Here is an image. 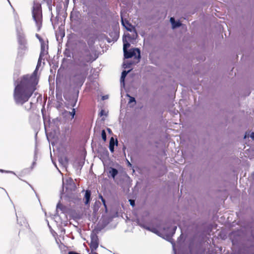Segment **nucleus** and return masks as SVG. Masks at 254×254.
I'll return each mask as SVG.
<instances>
[{
	"instance_id": "nucleus-1",
	"label": "nucleus",
	"mask_w": 254,
	"mask_h": 254,
	"mask_svg": "<svg viewBox=\"0 0 254 254\" xmlns=\"http://www.w3.org/2000/svg\"><path fill=\"white\" fill-rule=\"evenodd\" d=\"M38 80L35 77L30 79L29 75L23 76L14 91V99L17 104L23 105L27 102L36 90Z\"/></svg>"
},
{
	"instance_id": "nucleus-2",
	"label": "nucleus",
	"mask_w": 254,
	"mask_h": 254,
	"mask_svg": "<svg viewBox=\"0 0 254 254\" xmlns=\"http://www.w3.org/2000/svg\"><path fill=\"white\" fill-rule=\"evenodd\" d=\"M131 39V37L129 34L126 35L123 37L124 56L126 59L134 57L136 61L133 63H137L139 61L140 58V52L139 50L137 48H133L129 50L128 51H127V48L130 46L129 42L130 41Z\"/></svg>"
},
{
	"instance_id": "nucleus-3",
	"label": "nucleus",
	"mask_w": 254,
	"mask_h": 254,
	"mask_svg": "<svg viewBox=\"0 0 254 254\" xmlns=\"http://www.w3.org/2000/svg\"><path fill=\"white\" fill-rule=\"evenodd\" d=\"M32 16L35 21L38 30H40L42 25V14L41 4L34 2L33 6Z\"/></svg>"
},
{
	"instance_id": "nucleus-4",
	"label": "nucleus",
	"mask_w": 254,
	"mask_h": 254,
	"mask_svg": "<svg viewBox=\"0 0 254 254\" xmlns=\"http://www.w3.org/2000/svg\"><path fill=\"white\" fill-rule=\"evenodd\" d=\"M44 56V51L42 50L40 53V54L39 58V60L38 61V63H37V65L36 69L35 70V71H34V72L32 75H31V76L29 75V78L32 79V78H33L34 77L38 80L37 76V70H38V68H39V67L41 66L42 60H43V58Z\"/></svg>"
},
{
	"instance_id": "nucleus-5",
	"label": "nucleus",
	"mask_w": 254,
	"mask_h": 254,
	"mask_svg": "<svg viewBox=\"0 0 254 254\" xmlns=\"http://www.w3.org/2000/svg\"><path fill=\"white\" fill-rule=\"evenodd\" d=\"M98 238L96 235H93L91 236V242L90 243V247L92 251H94L98 247Z\"/></svg>"
},
{
	"instance_id": "nucleus-6",
	"label": "nucleus",
	"mask_w": 254,
	"mask_h": 254,
	"mask_svg": "<svg viewBox=\"0 0 254 254\" xmlns=\"http://www.w3.org/2000/svg\"><path fill=\"white\" fill-rule=\"evenodd\" d=\"M91 55L87 54L85 55L82 59L80 61L79 65H86L87 63L91 62L95 60Z\"/></svg>"
},
{
	"instance_id": "nucleus-7",
	"label": "nucleus",
	"mask_w": 254,
	"mask_h": 254,
	"mask_svg": "<svg viewBox=\"0 0 254 254\" xmlns=\"http://www.w3.org/2000/svg\"><path fill=\"white\" fill-rule=\"evenodd\" d=\"M91 192L89 190L85 191V195L83 199L85 200L84 203L85 205H88L90 200Z\"/></svg>"
},
{
	"instance_id": "nucleus-8",
	"label": "nucleus",
	"mask_w": 254,
	"mask_h": 254,
	"mask_svg": "<svg viewBox=\"0 0 254 254\" xmlns=\"http://www.w3.org/2000/svg\"><path fill=\"white\" fill-rule=\"evenodd\" d=\"M122 23L123 26L129 31H131L133 29V27L131 24H130L126 20H124L123 17H122Z\"/></svg>"
},
{
	"instance_id": "nucleus-9",
	"label": "nucleus",
	"mask_w": 254,
	"mask_h": 254,
	"mask_svg": "<svg viewBox=\"0 0 254 254\" xmlns=\"http://www.w3.org/2000/svg\"><path fill=\"white\" fill-rule=\"evenodd\" d=\"M170 22L172 24L173 28L178 27L181 25L179 21L176 22L175 19L173 17H171L170 18Z\"/></svg>"
},
{
	"instance_id": "nucleus-10",
	"label": "nucleus",
	"mask_w": 254,
	"mask_h": 254,
	"mask_svg": "<svg viewBox=\"0 0 254 254\" xmlns=\"http://www.w3.org/2000/svg\"><path fill=\"white\" fill-rule=\"evenodd\" d=\"M115 141L113 137H111L110 140L109 148L112 152H114Z\"/></svg>"
},
{
	"instance_id": "nucleus-11",
	"label": "nucleus",
	"mask_w": 254,
	"mask_h": 254,
	"mask_svg": "<svg viewBox=\"0 0 254 254\" xmlns=\"http://www.w3.org/2000/svg\"><path fill=\"white\" fill-rule=\"evenodd\" d=\"M130 70L126 71L125 70L123 71L122 73V75L121 77V82L123 83L124 85L125 84L124 81L125 77H126L127 74L129 72Z\"/></svg>"
},
{
	"instance_id": "nucleus-12",
	"label": "nucleus",
	"mask_w": 254,
	"mask_h": 254,
	"mask_svg": "<svg viewBox=\"0 0 254 254\" xmlns=\"http://www.w3.org/2000/svg\"><path fill=\"white\" fill-rule=\"evenodd\" d=\"M110 173L113 178H115V176L118 174V171L116 169L112 168L110 171Z\"/></svg>"
},
{
	"instance_id": "nucleus-13",
	"label": "nucleus",
	"mask_w": 254,
	"mask_h": 254,
	"mask_svg": "<svg viewBox=\"0 0 254 254\" xmlns=\"http://www.w3.org/2000/svg\"><path fill=\"white\" fill-rule=\"evenodd\" d=\"M131 64H132V63H127V62H124L123 66H124V68H129L130 67V65Z\"/></svg>"
},
{
	"instance_id": "nucleus-14",
	"label": "nucleus",
	"mask_w": 254,
	"mask_h": 254,
	"mask_svg": "<svg viewBox=\"0 0 254 254\" xmlns=\"http://www.w3.org/2000/svg\"><path fill=\"white\" fill-rule=\"evenodd\" d=\"M101 135H102V137L103 139L104 140H106V132H105L104 130H103L102 131Z\"/></svg>"
},
{
	"instance_id": "nucleus-15",
	"label": "nucleus",
	"mask_w": 254,
	"mask_h": 254,
	"mask_svg": "<svg viewBox=\"0 0 254 254\" xmlns=\"http://www.w3.org/2000/svg\"><path fill=\"white\" fill-rule=\"evenodd\" d=\"M129 103H131L132 102L135 103V100L134 98L130 97V96H129Z\"/></svg>"
},
{
	"instance_id": "nucleus-16",
	"label": "nucleus",
	"mask_w": 254,
	"mask_h": 254,
	"mask_svg": "<svg viewBox=\"0 0 254 254\" xmlns=\"http://www.w3.org/2000/svg\"><path fill=\"white\" fill-rule=\"evenodd\" d=\"M70 115H71L72 118H74V116L75 114V109H72V112H71L70 113Z\"/></svg>"
},
{
	"instance_id": "nucleus-17",
	"label": "nucleus",
	"mask_w": 254,
	"mask_h": 254,
	"mask_svg": "<svg viewBox=\"0 0 254 254\" xmlns=\"http://www.w3.org/2000/svg\"><path fill=\"white\" fill-rule=\"evenodd\" d=\"M129 202H130V204L131 206H134V205H135V201H134V200H132V199H129Z\"/></svg>"
},
{
	"instance_id": "nucleus-18",
	"label": "nucleus",
	"mask_w": 254,
	"mask_h": 254,
	"mask_svg": "<svg viewBox=\"0 0 254 254\" xmlns=\"http://www.w3.org/2000/svg\"><path fill=\"white\" fill-rule=\"evenodd\" d=\"M105 115V111L103 110H102L100 113V116H102L103 115Z\"/></svg>"
},
{
	"instance_id": "nucleus-19",
	"label": "nucleus",
	"mask_w": 254,
	"mask_h": 254,
	"mask_svg": "<svg viewBox=\"0 0 254 254\" xmlns=\"http://www.w3.org/2000/svg\"><path fill=\"white\" fill-rule=\"evenodd\" d=\"M146 229H147L148 230L155 233H157V231L155 229H150L149 228H147Z\"/></svg>"
},
{
	"instance_id": "nucleus-20",
	"label": "nucleus",
	"mask_w": 254,
	"mask_h": 254,
	"mask_svg": "<svg viewBox=\"0 0 254 254\" xmlns=\"http://www.w3.org/2000/svg\"><path fill=\"white\" fill-rule=\"evenodd\" d=\"M102 201L105 207L106 208L105 200L104 199V198H102Z\"/></svg>"
},
{
	"instance_id": "nucleus-21",
	"label": "nucleus",
	"mask_w": 254,
	"mask_h": 254,
	"mask_svg": "<svg viewBox=\"0 0 254 254\" xmlns=\"http://www.w3.org/2000/svg\"><path fill=\"white\" fill-rule=\"evenodd\" d=\"M68 254H80L74 252H69Z\"/></svg>"
},
{
	"instance_id": "nucleus-22",
	"label": "nucleus",
	"mask_w": 254,
	"mask_h": 254,
	"mask_svg": "<svg viewBox=\"0 0 254 254\" xmlns=\"http://www.w3.org/2000/svg\"><path fill=\"white\" fill-rule=\"evenodd\" d=\"M251 137L254 140V132L252 133L251 135Z\"/></svg>"
},
{
	"instance_id": "nucleus-23",
	"label": "nucleus",
	"mask_w": 254,
	"mask_h": 254,
	"mask_svg": "<svg viewBox=\"0 0 254 254\" xmlns=\"http://www.w3.org/2000/svg\"><path fill=\"white\" fill-rule=\"evenodd\" d=\"M176 229H177V227L176 226L174 227V228H173V232L174 233H175Z\"/></svg>"
},
{
	"instance_id": "nucleus-24",
	"label": "nucleus",
	"mask_w": 254,
	"mask_h": 254,
	"mask_svg": "<svg viewBox=\"0 0 254 254\" xmlns=\"http://www.w3.org/2000/svg\"><path fill=\"white\" fill-rule=\"evenodd\" d=\"M98 254L96 252H93V251H92L91 254Z\"/></svg>"
},
{
	"instance_id": "nucleus-25",
	"label": "nucleus",
	"mask_w": 254,
	"mask_h": 254,
	"mask_svg": "<svg viewBox=\"0 0 254 254\" xmlns=\"http://www.w3.org/2000/svg\"><path fill=\"white\" fill-rule=\"evenodd\" d=\"M57 208H60V204H58L57 205Z\"/></svg>"
},
{
	"instance_id": "nucleus-26",
	"label": "nucleus",
	"mask_w": 254,
	"mask_h": 254,
	"mask_svg": "<svg viewBox=\"0 0 254 254\" xmlns=\"http://www.w3.org/2000/svg\"><path fill=\"white\" fill-rule=\"evenodd\" d=\"M99 198L102 200V198H103V196L101 195H100L99 196Z\"/></svg>"
},
{
	"instance_id": "nucleus-27",
	"label": "nucleus",
	"mask_w": 254,
	"mask_h": 254,
	"mask_svg": "<svg viewBox=\"0 0 254 254\" xmlns=\"http://www.w3.org/2000/svg\"><path fill=\"white\" fill-rule=\"evenodd\" d=\"M128 165H129L130 166L131 165V164L128 161Z\"/></svg>"
},
{
	"instance_id": "nucleus-28",
	"label": "nucleus",
	"mask_w": 254,
	"mask_h": 254,
	"mask_svg": "<svg viewBox=\"0 0 254 254\" xmlns=\"http://www.w3.org/2000/svg\"><path fill=\"white\" fill-rule=\"evenodd\" d=\"M103 99H105V98H106V97H103Z\"/></svg>"
},
{
	"instance_id": "nucleus-29",
	"label": "nucleus",
	"mask_w": 254,
	"mask_h": 254,
	"mask_svg": "<svg viewBox=\"0 0 254 254\" xmlns=\"http://www.w3.org/2000/svg\"><path fill=\"white\" fill-rule=\"evenodd\" d=\"M103 99H105V98H106V97H103Z\"/></svg>"
},
{
	"instance_id": "nucleus-30",
	"label": "nucleus",
	"mask_w": 254,
	"mask_h": 254,
	"mask_svg": "<svg viewBox=\"0 0 254 254\" xmlns=\"http://www.w3.org/2000/svg\"><path fill=\"white\" fill-rule=\"evenodd\" d=\"M135 35L136 36H137V34L135 33Z\"/></svg>"
},
{
	"instance_id": "nucleus-31",
	"label": "nucleus",
	"mask_w": 254,
	"mask_h": 254,
	"mask_svg": "<svg viewBox=\"0 0 254 254\" xmlns=\"http://www.w3.org/2000/svg\"><path fill=\"white\" fill-rule=\"evenodd\" d=\"M69 181L71 182V181H72V180L70 179H69Z\"/></svg>"
}]
</instances>
